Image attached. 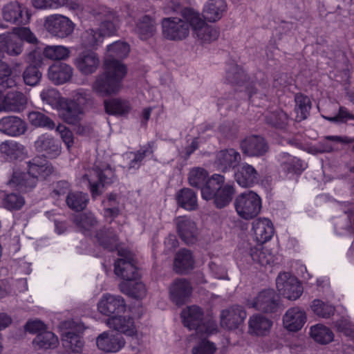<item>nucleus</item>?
I'll use <instances>...</instances> for the list:
<instances>
[{
	"mask_svg": "<svg viewBox=\"0 0 354 354\" xmlns=\"http://www.w3.org/2000/svg\"><path fill=\"white\" fill-rule=\"evenodd\" d=\"M310 307L317 316L325 319L333 315L335 310L333 305L320 299L313 300Z\"/></svg>",
	"mask_w": 354,
	"mask_h": 354,
	"instance_id": "e2e57ef3",
	"label": "nucleus"
},
{
	"mask_svg": "<svg viewBox=\"0 0 354 354\" xmlns=\"http://www.w3.org/2000/svg\"><path fill=\"white\" fill-rule=\"evenodd\" d=\"M1 204L8 210L17 211L25 205V198L17 193H5L2 198Z\"/></svg>",
	"mask_w": 354,
	"mask_h": 354,
	"instance_id": "4d7b16f0",
	"label": "nucleus"
},
{
	"mask_svg": "<svg viewBox=\"0 0 354 354\" xmlns=\"http://www.w3.org/2000/svg\"><path fill=\"white\" fill-rule=\"evenodd\" d=\"M266 123L278 129H285L289 121L288 115L280 109L268 111L264 116Z\"/></svg>",
	"mask_w": 354,
	"mask_h": 354,
	"instance_id": "79ce46f5",
	"label": "nucleus"
},
{
	"mask_svg": "<svg viewBox=\"0 0 354 354\" xmlns=\"http://www.w3.org/2000/svg\"><path fill=\"white\" fill-rule=\"evenodd\" d=\"M97 243L104 249L113 251L117 248L118 238L115 231L111 227H102L95 234Z\"/></svg>",
	"mask_w": 354,
	"mask_h": 354,
	"instance_id": "58836bf2",
	"label": "nucleus"
},
{
	"mask_svg": "<svg viewBox=\"0 0 354 354\" xmlns=\"http://www.w3.org/2000/svg\"><path fill=\"white\" fill-rule=\"evenodd\" d=\"M182 15L189 21L194 37L197 38L201 44H209L218 38L219 30L212 26L207 25L201 18L199 13L196 12L193 9H183Z\"/></svg>",
	"mask_w": 354,
	"mask_h": 354,
	"instance_id": "7ed1b4c3",
	"label": "nucleus"
},
{
	"mask_svg": "<svg viewBox=\"0 0 354 354\" xmlns=\"http://www.w3.org/2000/svg\"><path fill=\"white\" fill-rule=\"evenodd\" d=\"M183 324L189 330H195L198 333L210 334L216 330V325L212 320L203 322V310L196 306L187 307L182 313Z\"/></svg>",
	"mask_w": 354,
	"mask_h": 354,
	"instance_id": "423d86ee",
	"label": "nucleus"
},
{
	"mask_svg": "<svg viewBox=\"0 0 354 354\" xmlns=\"http://www.w3.org/2000/svg\"><path fill=\"white\" fill-rule=\"evenodd\" d=\"M89 184V189L93 199H95L103 192L102 189L112 184L116 180L114 170L108 164L94 165L88 174H85Z\"/></svg>",
	"mask_w": 354,
	"mask_h": 354,
	"instance_id": "20e7f679",
	"label": "nucleus"
},
{
	"mask_svg": "<svg viewBox=\"0 0 354 354\" xmlns=\"http://www.w3.org/2000/svg\"><path fill=\"white\" fill-rule=\"evenodd\" d=\"M276 286L279 294L289 300L297 299L303 292V287L297 279L288 272L279 274Z\"/></svg>",
	"mask_w": 354,
	"mask_h": 354,
	"instance_id": "f8f14e48",
	"label": "nucleus"
},
{
	"mask_svg": "<svg viewBox=\"0 0 354 354\" xmlns=\"http://www.w3.org/2000/svg\"><path fill=\"white\" fill-rule=\"evenodd\" d=\"M242 152L249 156H261L264 155L268 145L265 139L259 136H250L241 142Z\"/></svg>",
	"mask_w": 354,
	"mask_h": 354,
	"instance_id": "393cba45",
	"label": "nucleus"
},
{
	"mask_svg": "<svg viewBox=\"0 0 354 354\" xmlns=\"http://www.w3.org/2000/svg\"><path fill=\"white\" fill-rule=\"evenodd\" d=\"M62 342L63 346L66 350L75 353H79L84 345V342L79 333L72 330L64 332L62 334Z\"/></svg>",
	"mask_w": 354,
	"mask_h": 354,
	"instance_id": "8fccbe9b",
	"label": "nucleus"
},
{
	"mask_svg": "<svg viewBox=\"0 0 354 354\" xmlns=\"http://www.w3.org/2000/svg\"><path fill=\"white\" fill-rule=\"evenodd\" d=\"M30 16L28 10L17 1L9 3L3 8V19L17 25L29 23Z\"/></svg>",
	"mask_w": 354,
	"mask_h": 354,
	"instance_id": "dca6fc26",
	"label": "nucleus"
},
{
	"mask_svg": "<svg viewBox=\"0 0 354 354\" xmlns=\"http://www.w3.org/2000/svg\"><path fill=\"white\" fill-rule=\"evenodd\" d=\"M210 180L207 171L201 167L192 169L188 174V181L192 187L201 189L203 196V189Z\"/></svg>",
	"mask_w": 354,
	"mask_h": 354,
	"instance_id": "49530a36",
	"label": "nucleus"
},
{
	"mask_svg": "<svg viewBox=\"0 0 354 354\" xmlns=\"http://www.w3.org/2000/svg\"><path fill=\"white\" fill-rule=\"evenodd\" d=\"M178 234L186 244H193L197 241L196 225L189 217L178 216L175 219Z\"/></svg>",
	"mask_w": 354,
	"mask_h": 354,
	"instance_id": "5701e85b",
	"label": "nucleus"
},
{
	"mask_svg": "<svg viewBox=\"0 0 354 354\" xmlns=\"http://www.w3.org/2000/svg\"><path fill=\"white\" fill-rule=\"evenodd\" d=\"M234 205L237 214L245 220L256 217L262 207L261 197L253 191H246L238 195Z\"/></svg>",
	"mask_w": 354,
	"mask_h": 354,
	"instance_id": "39448f33",
	"label": "nucleus"
},
{
	"mask_svg": "<svg viewBox=\"0 0 354 354\" xmlns=\"http://www.w3.org/2000/svg\"><path fill=\"white\" fill-rule=\"evenodd\" d=\"M135 32L142 40L151 37L156 32L154 20L149 15L142 17L136 24Z\"/></svg>",
	"mask_w": 354,
	"mask_h": 354,
	"instance_id": "a19ab883",
	"label": "nucleus"
},
{
	"mask_svg": "<svg viewBox=\"0 0 354 354\" xmlns=\"http://www.w3.org/2000/svg\"><path fill=\"white\" fill-rule=\"evenodd\" d=\"M252 259L263 266L271 265L274 263V257L266 248L257 250L252 254Z\"/></svg>",
	"mask_w": 354,
	"mask_h": 354,
	"instance_id": "69168bd1",
	"label": "nucleus"
},
{
	"mask_svg": "<svg viewBox=\"0 0 354 354\" xmlns=\"http://www.w3.org/2000/svg\"><path fill=\"white\" fill-rule=\"evenodd\" d=\"M247 313L243 306L234 305L222 310L221 324L228 330L237 328L246 318Z\"/></svg>",
	"mask_w": 354,
	"mask_h": 354,
	"instance_id": "f3484780",
	"label": "nucleus"
},
{
	"mask_svg": "<svg viewBox=\"0 0 354 354\" xmlns=\"http://www.w3.org/2000/svg\"><path fill=\"white\" fill-rule=\"evenodd\" d=\"M235 192L233 185L225 184L224 176L214 174L203 189V198L206 201L213 200V204L216 208L223 209L232 201Z\"/></svg>",
	"mask_w": 354,
	"mask_h": 354,
	"instance_id": "f03ea898",
	"label": "nucleus"
},
{
	"mask_svg": "<svg viewBox=\"0 0 354 354\" xmlns=\"http://www.w3.org/2000/svg\"><path fill=\"white\" fill-rule=\"evenodd\" d=\"M44 27L53 36L63 39L72 34L75 25L64 15H52L46 17Z\"/></svg>",
	"mask_w": 354,
	"mask_h": 354,
	"instance_id": "9d476101",
	"label": "nucleus"
},
{
	"mask_svg": "<svg viewBox=\"0 0 354 354\" xmlns=\"http://www.w3.org/2000/svg\"><path fill=\"white\" fill-rule=\"evenodd\" d=\"M225 79L230 84L242 85L247 81L248 76L237 64H231L227 69Z\"/></svg>",
	"mask_w": 354,
	"mask_h": 354,
	"instance_id": "052dcab7",
	"label": "nucleus"
},
{
	"mask_svg": "<svg viewBox=\"0 0 354 354\" xmlns=\"http://www.w3.org/2000/svg\"><path fill=\"white\" fill-rule=\"evenodd\" d=\"M37 181V177L30 174L28 169L27 172L14 171L8 180L7 185L21 192L27 193L31 192L36 187Z\"/></svg>",
	"mask_w": 354,
	"mask_h": 354,
	"instance_id": "2eb2a0df",
	"label": "nucleus"
},
{
	"mask_svg": "<svg viewBox=\"0 0 354 354\" xmlns=\"http://www.w3.org/2000/svg\"><path fill=\"white\" fill-rule=\"evenodd\" d=\"M100 313L110 316L111 314L124 312L126 304L124 299L120 295L104 294L97 304Z\"/></svg>",
	"mask_w": 354,
	"mask_h": 354,
	"instance_id": "412c9836",
	"label": "nucleus"
},
{
	"mask_svg": "<svg viewBox=\"0 0 354 354\" xmlns=\"http://www.w3.org/2000/svg\"><path fill=\"white\" fill-rule=\"evenodd\" d=\"M248 305L266 314L277 313L281 308L280 297L272 289H265L259 292Z\"/></svg>",
	"mask_w": 354,
	"mask_h": 354,
	"instance_id": "1a4fd4ad",
	"label": "nucleus"
},
{
	"mask_svg": "<svg viewBox=\"0 0 354 354\" xmlns=\"http://www.w3.org/2000/svg\"><path fill=\"white\" fill-rule=\"evenodd\" d=\"M310 337L321 344H327L334 338L333 331L322 324H316L310 327Z\"/></svg>",
	"mask_w": 354,
	"mask_h": 354,
	"instance_id": "3c124183",
	"label": "nucleus"
},
{
	"mask_svg": "<svg viewBox=\"0 0 354 354\" xmlns=\"http://www.w3.org/2000/svg\"><path fill=\"white\" fill-rule=\"evenodd\" d=\"M306 321L304 311L299 307L288 309L283 317V323L286 328L290 331L300 330Z\"/></svg>",
	"mask_w": 354,
	"mask_h": 354,
	"instance_id": "c85d7f7f",
	"label": "nucleus"
},
{
	"mask_svg": "<svg viewBox=\"0 0 354 354\" xmlns=\"http://www.w3.org/2000/svg\"><path fill=\"white\" fill-rule=\"evenodd\" d=\"M94 12L96 17L101 21L98 29L104 36L113 35L120 24V19L116 12L104 6H99Z\"/></svg>",
	"mask_w": 354,
	"mask_h": 354,
	"instance_id": "ddd939ff",
	"label": "nucleus"
},
{
	"mask_svg": "<svg viewBox=\"0 0 354 354\" xmlns=\"http://www.w3.org/2000/svg\"><path fill=\"white\" fill-rule=\"evenodd\" d=\"M73 64L83 75L95 73L100 66L99 55L91 49H85L77 53L73 59Z\"/></svg>",
	"mask_w": 354,
	"mask_h": 354,
	"instance_id": "9b49d317",
	"label": "nucleus"
},
{
	"mask_svg": "<svg viewBox=\"0 0 354 354\" xmlns=\"http://www.w3.org/2000/svg\"><path fill=\"white\" fill-rule=\"evenodd\" d=\"M166 17L162 20V35L171 41H181L187 38L189 33V23L184 18Z\"/></svg>",
	"mask_w": 354,
	"mask_h": 354,
	"instance_id": "6e6552de",
	"label": "nucleus"
},
{
	"mask_svg": "<svg viewBox=\"0 0 354 354\" xmlns=\"http://www.w3.org/2000/svg\"><path fill=\"white\" fill-rule=\"evenodd\" d=\"M216 347L208 341H201L192 348V354H214Z\"/></svg>",
	"mask_w": 354,
	"mask_h": 354,
	"instance_id": "774afa93",
	"label": "nucleus"
},
{
	"mask_svg": "<svg viewBox=\"0 0 354 354\" xmlns=\"http://www.w3.org/2000/svg\"><path fill=\"white\" fill-rule=\"evenodd\" d=\"M194 259L192 253L187 249L180 250L175 255L174 269L176 273L184 274L194 268Z\"/></svg>",
	"mask_w": 354,
	"mask_h": 354,
	"instance_id": "72a5a7b5",
	"label": "nucleus"
},
{
	"mask_svg": "<svg viewBox=\"0 0 354 354\" xmlns=\"http://www.w3.org/2000/svg\"><path fill=\"white\" fill-rule=\"evenodd\" d=\"M107 325L121 333L132 336L136 333L134 320L126 316H112L107 319Z\"/></svg>",
	"mask_w": 354,
	"mask_h": 354,
	"instance_id": "2f4dec72",
	"label": "nucleus"
},
{
	"mask_svg": "<svg viewBox=\"0 0 354 354\" xmlns=\"http://www.w3.org/2000/svg\"><path fill=\"white\" fill-rule=\"evenodd\" d=\"M29 123L35 128H44L53 130L55 122L48 115L39 111H32L27 115Z\"/></svg>",
	"mask_w": 354,
	"mask_h": 354,
	"instance_id": "c03bdc74",
	"label": "nucleus"
},
{
	"mask_svg": "<svg viewBox=\"0 0 354 354\" xmlns=\"http://www.w3.org/2000/svg\"><path fill=\"white\" fill-rule=\"evenodd\" d=\"M104 104L105 111L109 115H122L130 111L129 102L120 99L104 100Z\"/></svg>",
	"mask_w": 354,
	"mask_h": 354,
	"instance_id": "864d4df0",
	"label": "nucleus"
},
{
	"mask_svg": "<svg viewBox=\"0 0 354 354\" xmlns=\"http://www.w3.org/2000/svg\"><path fill=\"white\" fill-rule=\"evenodd\" d=\"M28 103L26 95L20 91H10L0 102V111L19 113L23 111Z\"/></svg>",
	"mask_w": 354,
	"mask_h": 354,
	"instance_id": "b1692460",
	"label": "nucleus"
},
{
	"mask_svg": "<svg viewBox=\"0 0 354 354\" xmlns=\"http://www.w3.org/2000/svg\"><path fill=\"white\" fill-rule=\"evenodd\" d=\"M28 169L30 173L39 178L45 179L55 172V168L45 160L35 157L28 162Z\"/></svg>",
	"mask_w": 354,
	"mask_h": 354,
	"instance_id": "c9c22d12",
	"label": "nucleus"
},
{
	"mask_svg": "<svg viewBox=\"0 0 354 354\" xmlns=\"http://www.w3.org/2000/svg\"><path fill=\"white\" fill-rule=\"evenodd\" d=\"M35 147L37 151L43 153L44 156L50 159L56 158L62 152L60 142L46 133L38 137Z\"/></svg>",
	"mask_w": 354,
	"mask_h": 354,
	"instance_id": "6ab92c4d",
	"label": "nucleus"
},
{
	"mask_svg": "<svg viewBox=\"0 0 354 354\" xmlns=\"http://www.w3.org/2000/svg\"><path fill=\"white\" fill-rule=\"evenodd\" d=\"M176 201L179 207L189 211L195 210L198 207L196 193L189 188H183L176 194Z\"/></svg>",
	"mask_w": 354,
	"mask_h": 354,
	"instance_id": "ea45409f",
	"label": "nucleus"
},
{
	"mask_svg": "<svg viewBox=\"0 0 354 354\" xmlns=\"http://www.w3.org/2000/svg\"><path fill=\"white\" fill-rule=\"evenodd\" d=\"M252 231L256 241L263 244L272 238L274 227L269 219L263 218L257 219L252 223Z\"/></svg>",
	"mask_w": 354,
	"mask_h": 354,
	"instance_id": "7c9ffc66",
	"label": "nucleus"
},
{
	"mask_svg": "<svg viewBox=\"0 0 354 354\" xmlns=\"http://www.w3.org/2000/svg\"><path fill=\"white\" fill-rule=\"evenodd\" d=\"M74 223L81 232L89 235L91 230L97 226L98 221L93 213L85 212L77 215Z\"/></svg>",
	"mask_w": 354,
	"mask_h": 354,
	"instance_id": "37998d69",
	"label": "nucleus"
},
{
	"mask_svg": "<svg viewBox=\"0 0 354 354\" xmlns=\"http://www.w3.org/2000/svg\"><path fill=\"white\" fill-rule=\"evenodd\" d=\"M124 339L119 335L104 332L96 339V344L100 350L106 353H115L124 346Z\"/></svg>",
	"mask_w": 354,
	"mask_h": 354,
	"instance_id": "a878e982",
	"label": "nucleus"
},
{
	"mask_svg": "<svg viewBox=\"0 0 354 354\" xmlns=\"http://www.w3.org/2000/svg\"><path fill=\"white\" fill-rule=\"evenodd\" d=\"M32 344L35 348L39 349L54 348L58 344V338L53 333L46 329L36 335Z\"/></svg>",
	"mask_w": 354,
	"mask_h": 354,
	"instance_id": "09e8293b",
	"label": "nucleus"
},
{
	"mask_svg": "<svg viewBox=\"0 0 354 354\" xmlns=\"http://www.w3.org/2000/svg\"><path fill=\"white\" fill-rule=\"evenodd\" d=\"M237 183L243 187H250L259 183V175L254 167L243 163L234 174Z\"/></svg>",
	"mask_w": 354,
	"mask_h": 354,
	"instance_id": "cd10ccee",
	"label": "nucleus"
},
{
	"mask_svg": "<svg viewBox=\"0 0 354 354\" xmlns=\"http://www.w3.org/2000/svg\"><path fill=\"white\" fill-rule=\"evenodd\" d=\"M83 113L82 108L75 100L63 102L59 109V115L66 123L75 124Z\"/></svg>",
	"mask_w": 354,
	"mask_h": 354,
	"instance_id": "c756f323",
	"label": "nucleus"
},
{
	"mask_svg": "<svg viewBox=\"0 0 354 354\" xmlns=\"http://www.w3.org/2000/svg\"><path fill=\"white\" fill-rule=\"evenodd\" d=\"M153 148L154 142L151 141L142 146L137 151L131 152V153L133 154V158L130 161L129 168L138 169L141 162L147 156L153 155Z\"/></svg>",
	"mask_w": 354,
	"mask_h": 354,
	"instance_id": "13d9d810",
	"label": "nucleus"
},
{
	"mask_svg": "<svg viewBox=\"0 0 354 354\" xmlns=\"http://www.w3.org/2000/svg\"><path fill=\"white\" fill-rule=\"evenodd\" d=\"M40 97L43 103L53 106L58 103L60 94L57 89L48 87L42 90L40 93Z\"/></svg>",
	"mask_w": 354,
	"mask_h": 354,
	"instance_id": "0e129e2a",
	"label": "nucleus"
},
{
	"mask_svg": "<svg viewBox=\"0 0 354 354\" xmlns=\"http://www.w3.org/2000/svg\"><path fill=\"white\" fill-rule=\"evenodd\" d=\"M66 202L70 209L80 212L86 208L88 197L87 194L82 192H71L66 196Z\"/></svg>",
	"mask_w": 354,
	"mask_h": 354,
	"instance_id": "603ef678",
	"label": "nucleus"
},
{
	"mask_svg": "<svg viewBox=\"0 0 354 354\" xmlns=\"http://www.w3.org/2000/svg\"><path fill=\"white\" fill-rule=\"evenodd\" d=\"M80 39L83 46L95 50L102 43L104 35L98 28H89L82 33Z\"/></svg>",
	"mask_w": 354,
	"mask_h": 354,
	"instance_id": "de8ad7c7",
	"label": "nucleus"
},
{
	"mask_svg": "<svg viewBox=\"0 0 354 354\" xmlns=\"http://www.w3.org/2000/svg\"><path fill=\"white\" fill-rule=\"evenodd\" d=\"M126 66L119 60L104 59L103 71L95 77L92 90L100 97L118 94L122 88Z\"/></svg>",
	"mask_w": 354,
	"mask_h": 354,
	"instance_id": "f257e3e1",
	"label": "nucleus"
},
{
	"mask_svg": "<svg viewBox=\"0 0 354 354\" xmlns=\"http://www.w3.org/2000/svg\"><path fill=\"white\" fill-rule=\"evenodd\" d=\"M0 50L10 56H18L23 51V42L10 33L0 35Z\"/></svg>",
	"mask_w": 354,
	"mask_h": 354,
	"instance_id": "e433bc0d",
	"label": "nucleus"
},
{
	"mask_svg": "<svg viewBox=\"0 0 354 354\" xmlns=\"http://www.w3.org/2000/svg\"><path fill=\"white\" fill-rule=\"evenodd\" d=\"M241 160L239 152L230 148L221 150L216 153L214 165L218 171L227 172L237 167Z\"/></svg>",
	"mask_w": 354,
	"mask_h": 354,
	"instance_id": "aec40b11",
	"label": "nucleus"
},
{
	"mask_svg": "<svg viewBox=\"0 0 354 354\" xmlns=\"http://www.w3.org/2000/svg\"><path fill=\"white\" fill-rule=\"evenodd\" d=\"M120 290L133 298L140 299L145 295V286L142 282H121L119 285Z\"/></svg>",
	"mask_w": 354,
	"mask_h": 354,
	"instance_id": "6e6d98bb",
	"label": "nucleus"
},
{
	"mask_svg": "<svg viewBox=\"0 0 354 354\" xmlns=\"http://www.w3.org/2000/svg\"><path fill=\"white\" fill-rule=\"evenodd\" d=\"M249 331L257 336H266L270 333L272 321L259 315H254L249 319Z\"/></svg>",
	"mask_w": 354,
	"mask_h": 354,
	"instance_id": "473e14b6",
	"label": "nucleus"
},
{
	"mask_svg": "<svg viewBox=\"0 0 354 354\" xmlns=\"http://www.w3.org/2000/svg\"><path fill=\"white\" fill-rule=\"evenodd\" d=\"M27 129L26 122L18 116L8 115L0 119V132L6 136L18 137L24 135Z\"/></svg>",
	"mask_w": 354,
	"mask_h": 354,
	"instance_id": "4be33fe9",
	"label": "nucleus"
},
{
	"mask_svg": "<svg viewBox=\"0 0 354 354\" xmlns=\"http://www.w3.org/2000/svg\"><path fill=\"white\" fill-rule=\"evenodd\" d=\"M281 169L287 174H301L304 171L303 162L298 158L283 152L279 155Z\"/></svg>",
	"mask_w": 354,
	"mask_h": 354,
	"instance_id": "f704fd0d",
	"label": "nucleus"
},
{
	"mask_svg": "<svg viewBox=\"0 0 354 354\" xmlns=\"http://www.w3.org/2000/svg\"><path fill=\"white\" fill-rule=\"evenodd\" d=\"M120 258L114 263L115 274L124 281H136L139 277L136 260L132 252L127 250H118Z\"/></svg>",
	"mask_w": 354,
	"mask_h": 354,
	"instance_id": "0eeeda50",
	"label": "nucleus"
},
{
	"mask_svg": "<svg viewBox=\"0 0 354 354\" xmlns=\"http://www.w3.org/2000/svg\"><path fill=\"white\" fill-rule=\"evenodd\" d=\"M24 145L13 140H6L0 145L1 153L10 160L21 158L24 154Z\"/></svg>",
	"mask_w": 354,
	"mask_h": 354,
	"instance_id": "a18cd8bd",
	"label": "nucleus"
},
{
	"mask_svg": "<svg viewBox=\"0 0 354 354\" xmlns=\"http://www.w3.org/2000/svg\"><path fill=\"white\" fill-rule=\"evenodd\" d=\"M73 71V68L66 63L55 62L49 66L48 77L55 84H62L71 79Z\"/></svg>",
	"mask_w": 354,
	"mask_h": 354,
	"instance_id": "bb28decb",
	"label": "nucleus"
},
{
	"mask_svg": "<svg viewBox=\"0 0 354 354\" xmlns=\"http://www.w3.org/2000/svg\"><path fill=\"white\" fill-rule=\"evenodd\" d=\"M295 108L299 120H306L310 113L311 102L309 97L301 93H297L295 96Z\"/></svg>",
	"mask_w": 354,
	"mask_h": 354,
	"instance_id": "bf43d9fd",
	"label": "nucleus"
},
{
	"mask_svg": "<svg viewBox=\"0 0 354 354\" xmlns=\"http://www.w3.org/2000/svg\"><path fill=\"white\" fill-rule=\"evenodd\" d=\"M192 292L191 283L185 279H176L169 286L170 299L177 306H182L187 303Z\"/></svg>",
	"mask_w": 354,
	"mask_h": 354,
	"instance_id": "a211bd4d",
	"label": "nucleus"
},
{
	"mask_svg": "<svg viewBox=\"0 0 354 354\" xmlns=\"http://www.w3.org/2000/svg\"><path fill=\"white\" fill-rule=\"evenodd\" d=\"M12 32L20 39L19 41H26L28 43L33 44H37L38 42L37 38L29 28L15 27L12 28Z\"/></svg>",
	"mask_w": 354,
	"mask_h": 354,
	"instance_id": "338daca9",
	"label": "nucleus"
},
{
	"mask_svg": "<svg viewBox=\"0 0 354 354\" xmlns=\"http://www.w3.org/2000/svg\"><path fill=\"white\" fill-rule=\"evenodd\" d=\"M226 8L224 0H209L203 10V17L210 22L216 21L222 17Z\"/></svg>",
	"mask_w": 354,
	"mask_h": 354,
	"instance_id": "4c0bfd02",
	"label": "nucleus"
},
{
	"mask_svg": "<svg viewBox=\"0 0 354 354\" xmlns=\"http://www.w3.org/2000/svg\"><path fill=\"white\" fill-rule=\"evenodd\" d=\"M130 48L128 44L123 41H115L106 47L105 59L118 60L124 58L129 54Z\"/></svg>",
	"mask_w": 354,
	"mask_h": 354,
	"instance_id": "5fc2aeb1",
	"label": "nucleus"
},
{
	"mask_svg": "<svg viewBox=\"0 0 354 354\" xmlns=\"http://www.w3.org/2000/svg\"><path fill=\"white\" fill-rule=\"evenodd\" d=\"M45 57L52 60H64L69 57L70 50L64 46H47L43 50Z\"/></svg>",
	"mask_w": 354,
	"mask_h": 354,
	"instance_id": "680f3d73",
	"label": "nucleus"
},
{
	"mask_svg": "<svg viewBox=\"0 0 354 354\" xmlns=\"http://www.w3.org/2000/svg\"><path fill=\"white\" fill-rule=\"evenodd\" d=\"M26 62L29 65L26 66L23 73V80L26 85L34 86L40 82L42 73L39 70L41 64V58L39 53L36 50H32L27 54Z\"/></svg>",
	"mask_w": 354,
	"mask_h": 354,
	"instance_id": "4468645a",
	"label": "nucleus"
}]
</instances>
